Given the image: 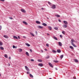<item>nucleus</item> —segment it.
Returning a JSON list of instances; mask_svg holds the SVG:
<instances>
[{
  "instance_id": "obj_1",
  "label": "nucleus",
  "mask_w": 79,
  "mask_h": 79,
  "mask_svg": "<svg viewBox=\"0 0 79 79\" xmlns=\"http://www.w3.org/2000/svg\"><path fill=\"white\" fill-rule=\"evenodd\" d=\"M71 41H72V42H71V44L72 45L73 47H76V46L74 44V43H73V42H75V41H74V40L72 39L71 40Z\"/></svg>"
},
{
  "instance_id": "obj_2",
  "label": "nucleus",
  "mask_w": 79,
  "mask_h": 79,
  "mask_svg": "<svg viewBox=\"0 0 79 79\" xmlns=\"http://www.w3.org/2000/svg\"><path fill=\"white\" fill-rule=\"evenodd\" d=\"M51 6H52V8L53 9H55L56 8V6L54 4H52Z\"/></svg>"
},
{
  "instance_id": "obj_3",
  "label": "nucleus",
  "mask_w": 79,
  "mask_h": 79,
  "mask_svg": "<svg viewBox=\"0 0 79 79\" xmlns=\"http://www.w3.org/2000/svg\"><path fill=\"white\" fill-rule=\"evenodd\" d=\"M25 68L27 71H29V68H28V67L27 66H25Z\"/></svg>"
},
{
  "instance_id": "obj_4",
  "label": "nucleus",
  "mask_w": 79,
  "mask_h": 79,
  "mask_svg": "<svg viewBox=\"0 0 79 79\" xmlns=\"http://www.w3.org/2000/svg\"><path fill=\"white\" fill-rule=\"evenodd\" d=\"M21 11L23 13H26V11L24 9H21Z\"/></svg>"
},
{
  "instance_id": "obj_5",
  "label": "nucleus",
  "mask_w": 79,
  "mask_h": 79,
  "mask_svg": "<svg viewBox=\"0 0 79 79\" xmlns=\"http://www.w3.org/2000/svg\"><path fill=\"white\" fill-rule=\"evenodd\" d=\"M49 66H51L52 68H53V65H52V64H51V63H49Z\"/></svg>"
},
{
  "instance_id": "obj_6",
  "label": "nucleus",
  "mask_w": 79,
  "mask_h": 79,
  "mask_svg": "<svg viewBox=\"0 0 79 79\" xmlns=\"http://www.w3.org/2000/svg\"><path fill=\"white\" fill-rule=\"evenodd\" d=\"M63 22L64 24H68V22L66 21H64Z\"/></svg>"
},
{
  "instance_id": "obj_7",
  "label": "nucleus",
  "mask_w": 79,
  "mask_h": 79,
  "mask_svg": "<svg viewBox=\"0 0 79 79\" xmlns=\"http://www.w3.org/2000/svg\"><path fill=\"white\" fill-rule=\"evenodd\" d=\"M23 24H24L26 25H27V22H26L23 21Z\"/></svg>"
},
{
  "instance_id": "obj_8",
  "label": "nucleus",
  "mask_w": 79,
  "mask_h": 79,
  "mask_svg": "<svg viewBox=\"0 0 79 79\" xmlns=\"http://www.w3.org/2000/svg\"><path fill=\"white\" fill-rule=\"evenodd\" d=\"M38 27L39 28V29H43V27L40 26H38Z\"/></svg>"
},
{
  "instance_id": "obj_9",
  "label": "nucleus",
  "mask_w": 79,
  "mask_h": 79,
  "mask_svg": "<svg viewBox=\"0 0 79 79\" xmlns=\"http://www.w3.org/2000/svg\"><path fill=\"white\" fill-rule=\"evenodd\" d=\"M13 38H14V39H18V37H17V36H14Z\"/></svg>"
},
{
  "instance_id": "obj_10",
  "label": "nucleus",
  "mask_w": 79,
  "mask_h": 79,
  "mask_svg": "<svg viewBox=\"0 0 79 79\" xmlns=\"http://www.w3.org/2000/svg\"><path fill=\"white\" fill-rule=\"evenodd\" d=\"M38 66H41V67L43 66V64H38Z\"/></svg>"
},
{
  "instance_id": "obj_11",
  "label": "nucleus",
  "mask_w": 79,
  "mask_h": 79,
  "mask_svg": "<svg viewBox=\"0 0 79 79\" xmlns=\"http://www.w3.org/2000/svg\"><path fill=\"white\" fill-rule=\"evenodd\" d=\"M63 27H64V28H66L67 27V25H63Z\"/></svg>"
},
{
  "instance_id": "obj_12",
  "label": "nucleus",
  "mask_w": 79,
  "mask_h": 79,
  "mask_svg": "<svg viewBox=\"0 0 79 79\" xmlns=\"http://www.w3.org/2000/svg\"><path fill=\"white\" fill-rule=\"evenodd\" d=\"M58 44L60 46H62V43H61L60 42H59Z\"/></svg>"
},
{
  "instance_id": "obj_13",
  "label": "nucleus",
  "mask_w": 79,
  "mask_h": 79,
  "mask_svg": "<svg viewBox=\"0 0 79 79\" xmlns=\"http://www.w3.org/2000/svg\"><path fill=\"white\" fill-rule=\"evenodd\" d=\"M42 24L43 26H47V24L45 23H43Z\"/></svg>"
},
{
  "instance_id": "obj_14",
  "label": "nucleus",
  "mask_w": 79,
  "mask_h": 79,
  "mask_svg": "<svg viewBox=\"0 0 79 79\" xmlns=\"http://www.w3.org/2000/svg\"><path fill=\"white\" fill-rule=\"evenodd\" d=\"M55 16H56V17L60 18V15H56Z\"/></svg>"
},
{
  "instance_id": "obj_15",
  "label": "nucleus",
  "mask_w": 79,
  "mask_h": 79,
  "mask_svg": "<svg viewBox=\"0 0 79 79\" xmlns=\"http://www.w3.org/2000/svg\"><path fill=\"white\" fill-rule=\"evenodd\" d=\"M18 50H19V52H22V51H23V50L21 48L18 49Z\"/></svg>"
},
{
  "instance_id": "obj_16",
  "label": "nucleus",
  "mask_w": 79,
  "mask_h": 79,
  "mask_svg": "<svg viewBox=\"0 0 79 79\" xmlns=\"http://www.w3.org/2000/svg\"><path fill=\"white\" fill-rule=\"evenodd\" d=\"M3 37H5V38H6V39H8V37L6 35H4L3 36Z\"/></svg>"
},
{
  "instance_id": "obj_17",
  "label": "nucleus",
  "mask_w": 79,
  "mask_h": 79,
  "mask_svg": "<svg viewBox=\"0 0 79 79\" xmlns=\"http://www.w3.org/2000/svg\"><path fill=\"white\" fill-rule=\"evenodd\" d=\"M53 39H55V40H58V39H57V38L55 36L53 37Z\"/></svg>"
},
{
  "instance_id": "obj_18",
  "label": "nucleus",
  "mask_w": 79,
  "mask_h": 79,
  "mask_svg": "<svg viewBox=\"0 0 79 79\" xmlns=\"http://www.w3.org/2000/svg\"><path fill=\"white\" fill-rule=\"evenodd\" d=\"M63 56H64L63 55H61L60 56V58H61V59H62L63 58Z\"/></svg>"
},
{
  "instance_id": "obj_19",
  "label": "nucleus",
  "mask_w": 79,
  "mask_h": 79,
  "mask_svg": "<svg viewBox=\"0 0 79 79\" xmlns=\"http://www.w3.org/2000/svg\"><path fill=\"white\" fill-rule=\"evenodd\" d=\"M36 23L37 24H40V22L38 21H36Z\"/></svg>"
},
{
  "instance_id": "obj_20",
  "label": "nucleus",
  "mask_w": 79,
  "mask_h": 79,
  "mask_svg": "<svg viewBox=\"0 0 79 79\" xmlns=\"http://www.w3.org/2000/svg\"><path fill=\"white\" fill-rule=\"evenodd\" d=\"M57 52L58 53H61V51L60 50H57Z\"/></svg>"
},
{
  "instance_id": "obj_21",
  "label": "nucleus",
  "mask_w": 79,
  "mask_h": 79,
  "mask_svg": "<svg viewBox=\"0 0 79 79\" xmlns=\"http://www.w3.org/2000/svg\"><path fill=\"white\" fill-rule=\"evenodd\" d=\"M74 61H75V62H76V63H78V60H77V59H75L74 60Z\"/></svg>"
},
{
  "instance_id": "obj_22",
  "label": "nucleus",
  "mask_w": 79,
  "mask_h": 79,
  "mask_svg": "<svg viewBox=\"0 0 79 79\" xmlns=\"http://www.w3.org/2000/svg\"><path fill=\"white\" fill-rule=\"evenodd\" d=\"M26 45H27V47H30V44L28 43H26Z\"/></svg>"
},
{
  "instance_id": "obj_23",
  "label": "nucleus",
  "mask_w": 79,
  "mask_h": 79,
  "mask_svg": "<svg viewBox=\"0 0 79 79\" xmlns=\"http://www.w3.org/2000/svg\"><path fill=\"white\" fill-rule=\"evenodd\" d=\"M13 48H17V46L15 47V45H13Z\"/></svg>"
},
{
  "instance_id": "obj_24",
  "label": "nucleus",
  "mask_w": 79,
  "mask_h": 79,
  "mask_svg": "<svg viewBox=\"0 0 79 79\" xmlns=\"http://www.w3.org/2000/svg\"><path fill=\"white\" fill-rule=\"evenodd\" d=\"M26 55H27V56H29V54L28 52H26Z\"/></svg>"
},
{
  "instance_id": "obj_25",
  "label": "nucleus",
  "mask_w": 79,
  "mask_h": 79,
  "mask_svg": "<svg viewBox=\"0 0 79 79\" xmlns=\"http://www.w3.org/2000/svg\"><path fill=\"white\" fill-rule=\"evenodd\" d=\"M69 48H71V49H72V50H73L74 49V48H73V47L72 46H70L69 47Z\"/></svg>"
},
{
  "instance_id": "obj_26",
  "label": "nucleus",
  "mask_w": 79,
  "mask_h": 79,
  "mask_svg": "<svg viewBox=\"0 0 79 79\" xmlns=\"http://www.w3.org/2000/svg\"><path fill=\"white\" fill-rule=\"evenodd\" d=\"M30 76L31 77H32V78H33V76L31 74H30Z\"/></svg>"
},
{
  "instance_id": "obj_27",
  "label": "nucleus",
  "mask_w": 79,
  "mask_h": 79,
  "mask_svg": "<svg viewBox=\"0 0 79 79\" xmlns=\"http://www.w3.org/2000/svg\"><path fill=\"white\" fill-rule=\"evenodd\" d=\"M48 4L50 5V6H51V5H52V4H51V3L49 2H48Z\"/></svg>"
},
{
  "instance_id": "obj_28",
  "label": "nucleus",
  "mask_w": 79,
  "mask_h": 79,
  "mask_svg": "<svg viewBox=\"0 0 79 79\" xmlns=\"http://www.w3.org/2000/svg\"><path fill=\"white\" fill-rule=\"evenodd\" d=\"M52 52H53V53H56V51L55 50H53L52 51Z\"/></svg>"
},
{
  "instance_id": "obj_29",
  "label": "nucleus",
  "mask_w": 79,
  "mask_h": 79,
  "mask_svg": "<svg viewBox=\"0 0 79 79\" xmlns=\"http://www.w3.org/2000/svg\"><path fill=\"white\" fill-rule=\"evenodd\" d=\"M0 48L1 50H4V48H3V47H0Z\"/></svg>"
},
{
  "instance_id": "obj_30",
  "label": "nucleus",
  "mask_w": 79,
  "mask_h": 79,
  "mask_svg": "<svg viewBox=\"0 0 79 79\" xmlns=\"http://www.w3.org/2000/svg\"><path fill=\"white\" fill-rule=\"evenodd\" d=\"M4 56H5V58H8V56H7V55H6V54H5L4 55Z\"/></svg>"
},
{
  "instance_id": "obj_31",
  "label": "nucleus",
  "mask_w": 79,
  "mask_h": 79,
  "mask_svg": "<svg viewBox=\"0 0 79 79\" xmlns=\"http://www.w3.org/2000/svg\"><path fill=\"white\" fill-rule=\"evenodd\" d=\"M30 34L31 35H32V36H33V37H34L35 35H34V34L31 33H30Z\"/></svg>"
},
{
  "instance_id": "obj_32",
  "label": "nucleus",
  "mask_w": 79,
  "mask_h": 79,
  "mask_svg": "<svg viewBox=\"0 0 79 79\" xmlns=\"http://www.w3.org/2000/svg\"><path fill=\"white\" fill-rule=\"evenodd\" d=\"M3 45V43L2 42L0 41V46H1V45Z\"/></svg>"
},
{
  "instance_id": "obj_33",
  "label": "nucleus",
  "mask_w": 79,
  "mask_h": 79,
  "mask_svg": "<svg viewBox=\"0 0 79 79\" xmlns=\"http://www.w3.org/2000/svg\"><path fill=\"white\" fill-rule=\"evenodd\" d=\"M38 61H39V62H42V60H38Z\"/></svg>"
},
{
  "instance_id": "obj_34",
  "label": "nucleus",
  "mask_w": 79,
  "mask_h": 79,
  "mask_svg": "<svg viewBox=\"0 0 79 79\" xmlns=\"http://www.w3.org/2000/svg\"><path fill=\"white\" fill-rule=\"evenodd\" d=\"M54 62H55V63H58V61L54 60Z\"/></svg>"
},
{
  "instance_id": "obj_35",
  "label": "nucleus",
  "mask_w": 79,
  "mask_h": 79,
  "mask_svg": "<svg viewBox=\"0 0 79 79\" xmlns=\"http://www.w3.org/2000/svg\"><path fill=\"white\" fill-rule=\"evenodd\" d=\"M48 29L50 30V31L52 30V27H48Z\"/></svg>"
},
{
  "instance_id": "obj_36",
  "label": "nucleus",
  "mask_w": 79,
  "mask_h": 79,
  "mask_svg": "<svg viewBox=\"0 0 79 79\" xmlns=\"http://www.w3.org/2000/svg\"><path fill=\"white\" fill-rule=\"evenodd\" d=\"M54 29H55V30H58V28L57 27H54Z\"/></svg>"
},
{
  "instance_id": "obj_37",
  "label": "nucleus",
  "mask_w": 79,
  "mask_h": 79,
  "mask_svg": "<svg viewBox=\"0 0 79 79\" xmlns=\"http://www.w3.org/2000/svg\"><path fill=\"white\" fill-rule=\"evenodd\" d=\"M50 58V57L49 56H47L46 57V58L47 59H48V58Z\"/></svg>"
},
{
  "instance_id": "obj_38",
  "label": "nucleus",
  "mask_w": 79,
  "mask_h": 79,
  "mask_svg": "<svg viewBox=\"0 0 79 79\" xmlns=\"http://www.w3.org/2000/svg\"><path fill=\"white\" fill-rule=\"evenodd\" d=\"M62 33L63 34H65V32H64V31H62Z\"/></svg>"
},
{
  "instance_id": "obj_39",
  "label": "nucleus",
  "mask_w": 79,
  "mask_h": 79,
  "mask_svg": "<svg viewBox=\"0 0 79 79\" xmlns=\"http://www.w3.org/2000/svg\"><path fill=\"white\" fill-rule=\"evenodd\" d=\"M46 45L47 47H49V44H47Z\"/></svg>"
},
{
  "instance_id": "obj_40",
  "label": "nucleus",
  "mask_w": 79,
  "mask_h": 79,
  "mask_svg": "<svg viewBox=\"0 0 79 79\" xmlns=\"http://www.w3.org/2000/svg\"><path fill=\"white\" fill-rule=\"evenodd\" d=\"M31 61H34V59H31Z\"/></svg>"
},
{
  "instance_id": "obj_41",
  "label": "nucleus",
  "mask_w": 79,
  "mask_h": 79,
  "mask_svg": "<svg viewBox=\"0 0 79 79\" xmlns=\"http://www.w3.org/2000/svg\"><path fill=\"white\" fill-rule=\"evenodd\" d=\"M60 37H61V38H62V37H63V36H62V35H60Z\"/></svg>"
},
{
  "instance_id": "obj_42",
  "label": "nucleus",
  "mask_w": 79,
  "mask_h": 79,
  "mask_svg": "<svg viewBox=\"0 0 79 79\" xmlns=\"http://www.w3.org/2000/svg\"><path fill=\"white\" fill-rule=\"evenodd\" d=\"M30 51L31 52H32V49H30Z\"/></svg>"
},
{
  "instance_id": "obj_43",
  "label": "nucleus",
  "mask_w": 79,
  "mask_h": 79,
  "mask_svg": "<svg viewBox=\"0 0 79 79\" xmlns=\"http://www.w3.org/2000/svg\"><path fill=\"white\" fill-rule=\"evenodd\" d=\"M2 29V26H0V30Z\"/></svg>"
},
{
  "instance_id": "obj_44",
  "label": "nucleus",
  "mask_w": 79,
  "mask_h": 79,
  "mask_svg": "<svg viewBox=\"0 0 79 79\" xmlns=\"http://www.w3.org/2000/svg\"><path fill=\"white\" fill-rule=\"evenodd\" d=\"M9 19H13V18L12 17H9Z\"/></svg>"
},
{
  "instance_id": "obj_45",
  "label": "nucleus",
  "mask_w": 79,
  "mask_h": 79,
  "mask_svg": "<svg viewBox=\"0 0 79 79\" xmlns=\"http://www.w3.org/2000/svg\"><path fill=\"white\" fill-rule=\"evenodd\" d=\"M18 39H20V36H18Z\"/></svg>"
},
{
  "instance_id": "obj_46",
  "label": "nucleus",
  "mask_w": 79,
  "mask_h": 79,
  "mask_svg": "<svg viewBox=\"0 0 79 79\" xmlns=\"http://www.w3.org/2000/svg\"><path fill=\"white\" fill-rule=\"evenodd\" d=\"M35 33L36 35H37V31H35Z\"/></svg>"
},
{
  "instance_id": "obj_47",
  "label": "nucleus",
  "mask_w": 79,
  "mask_h": 79,
  "mask_svg": "<svg viewBox=\"0 0 79 79\" xmlns=\"http://www.w3.org/2000/svg\"><path fill=\"white\" fill-rule=\"evenodd\" d=\"M27 74H29V72H27Z\"/></svg>"
},
{
  "instance_id": "obj_48",
  "label": "nucleus",
  "mask_w": 79,
  "mask_h": 79,
  "mask_svg": "<svg viewBox=\"0 0 79 79\" xmlns=\"http://www.w3.org/2000/svg\"><path fill=\"white\" fill-rule=\"evenodd\" d=\"M0 1H2V2H4L5 0H0Z\"/></svg>"
},
{
  "instance_id": "obj_49",
  "label": "nucleus",
  "mask_w": 79,
  "mask_h": 79,
  "mask_svg": "<svg viewBox=\"0 0 79 79\" xmlns=\"http://www.w3.org/2000/svg\"><path fill=\"white\" fill-rule=\"evenodd\" d=\"M58 21H59V22H61V20H60V19H59V20H58Z\"/></svg>"
},
{
  "instance_id": "obj_50",
  "label": "nucleus",
  "mask_w": 79,
  "mask_h": 79,
  "mask_svg": "<svg viewBox=\"0 0 79 79\" xmlns=\"http://www.w3.org/2000/svg\"><path fill=\"white\" fill-rule=\"evenodd\" d=\"M23 38H25V39H26V37H25V36H23Z\"/></svg>"
},
{
  "instance_id": "obj_51",
  "label": "nucleus",
  "mask_w": 79,
  "mask_h": 79,
  "mask_svg": "<svg viewBox=\"0 0 79 79\" xmlns=\"http://www.w3.org/2000/svg\"><path fill=\"white\" fill-rule=\"evenodd\" d=\"M44 50H45V51H47V49H45Z\"/></svg>"
},
{
  "instance_id": "obj_52",
  "label": "nucleus",
  "mask_w": 79,
  "mask_h": 79,
  "mask_svg": "<svg viewBox=\"0 0 79 79\" xmlns=\"http://www.w3.org/2000/svg\"><path fill=\"white\" fill-rule=\"evenodd\" d=\"M47 35H50L49 34L47 33Z\"/></svg>"
},
{
  "instance_id": "obj_53",
  "label": "nucleus",
  "mask_w": 79,
  "mask_h": 79,
  "mask_svg": "<svg viewBox=\"0 0 79 79\" xmlns=\"http://www.w3.org/2000/svg\"><path fill=\"white\" fill-rule=\"evenodd\" d=\"M9 59L10 60L11 59V57H9Z\"/></svg>"
},
{
  "instance_id": "obj_54",
  "label": "nucleus",
  "mask_w": 79,
  "mask_h": 79,
  "mask_svg": "<svg viewBox=\"0 0 79 79\" xmlns=\"http://www.w3.org/2000/svg\"><path fill=\"white\" fill-rule=\"evenodd\" d=\"M56 70H58V69H57V68H56Z\"/></svg>"
},
{
  "instance_id": "obj_55",
  "label": "nucleus",
  "mask_w": 79,
  "mask_h": 79,
  "mask_svg": "<svg viewBox=\"0 0 79 79\" xmlns=\"http://www.w3.org/2000/svg\"><path fill=\"white\" fill-rule=\"evenodd\" d=\"M42 10H44V8H42Z\"/></svg>"
},
{
  "instance_id": "obj_56",
  "label": "nucleus",
  "mask_w": 79,
  "mask_h": 79,
  "mask_svg": "<svg viewBox=\"0 0 79 79\" xmlns=\"http://www.w3.org/2000/svg\"><path fill=\"white\" fill-rule=\"evenodd\" d=\"M1 76V74H0V76Z\"/></svg>"
},
{
  "instance_id": "obj_57",
  "label": "nucleus",
  "mask_w": 79,
  "mask_h": 79,
  "mask_svg": "<svg viewBox=\"0 0 79 79\" xmlns=\"http://www.w3.org/2000/svg\"><path fill=\"white\" fill-rule=\"evenodd\" d=\"M9 66H10V64H9Z\"/></svg>"
},
{
  "instance_id": "obj_58",
  "label": "nucleus",
  "mask_w": 79,
  "mask_h": 79,
  "mask_svg": "<svg viewBox=\"0 0 79 79\" xmlns=\"http://www.w3.org/2000/svg\"><path fill=\"white\" fill-rule=\"evenodd\" d=\"M47 19H49L48 18V17L47 18Z\"/></svg>"
},
{
  "instance_id": "obj_59",
  "label": "nucleus",
  "mask_w": 79,
  "mask_h": 79,
  "mask_svg": "<svg viewBox=\"0 0 79 79\" xmlns=\"http://www.w3.org/2000/svg\"><path fill=\"white\" fill-rule=\"evenodd\" d=\"M42 52H43V51H42Z\"/></svg>"
}]
</instances>
